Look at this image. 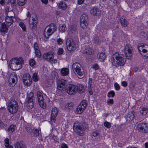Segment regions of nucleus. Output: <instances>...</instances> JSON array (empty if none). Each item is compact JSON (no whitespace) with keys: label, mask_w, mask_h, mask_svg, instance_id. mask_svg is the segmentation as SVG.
Masks as SVG:
<instances>
[{"label":"nucleus","mask_w":148,"mask_h":148,"mask_svg":"<svg viewBox=\"0 0 148 148\" xmlns=\"http://www.w3.org/2000/svg\"><path fill=\"white\" fill-rule=\"evenodd\" d=\"M123 55L119 54L118 52L114 54L110 58V61L113 65L116 67L119 66H123L125 63V60Z\"/></svg>","instance_id":"f257e3e1"},{"label":"nucleus","mask_w":148,"mask_h":148,"mask_svg":"<svg viewBox=\"0 0 148 148\" xmlns=\"http://www.w3.org/2000/svg\"><path fill=\"white\" fill-rule=\"evenodd\" d=\"M73 129L74 131L80 136L83 135V131L88 129V126L85 121H81L80 122L76 121L74 124Z\"/></svg>","instance_id":"f03ea898"},{"label":"nucleus","mask_w":148,"mask_h":148,"mask_svg":"<svg viewBox=\"0 0 148 148\" xmlns=\"http://www.w3.org/2000/svg\"><path fill=\"white\" fill-rule=\"evenodd\" d=\"M23 60L21 57L12 58L10 61V66L13 70H18L22 68Z\"/></svg>","instance_id":"7ed1b4c3"},{"label":"nucleus","mask_w":148,"mask_h":148,"mask_svg":"<svg viewBox=\"0 0 148 148\" xmlns=\"http://www.w3.org/2000/svg\"><path fill=\"white\" fill-rule=\"evenodd\" d=\"M72 70L79 78H82L84 76V72L79 63H74L72 65Z\"/></svg>","instance_id":"20e7f679"},{"label":"nucleus","mask_w":148,"mask_h":148,"mask_svg":"<svg viewBox=\"0 0 148 148\" xmlns=\"http://www.w3.org/2000/svg\"><path fill=\"white\" fill-rule=\"evenodd\" d=\"M56 29L57 27L56 25L53 23H51L47 26L45 29L44 32V35L45 38L46 39L48 38Z\"/></svg>","instance_id":"39448f33"},{"label":"nucleus","mask_w":148,"mask_h":148,"mask_svg":"<svg viewBox=\"0 0 148 148\" xmlns=\"http://www.w3.org/2000/svg\"><path fill=\"white\" fill-rule=\"evenodd\" d=\"M8 109L9 112L12 114L16 113L18 109V105L15 100H12L8 105Z\"/></svg>","instance_id":"423d86ee"},{"label":"nucleus","mask_w":148,"mask_h":148,"mask_svg":"<svg viewBox=\"0 0 148 148\" xmlns=\"http://www.w3.org/2000/svg\"><path fill=\"white\" fill-rule=\"evenodd\" d=\"M34 94L33 92H31L27 95V107L29 109L32 108L34 106L33 102Z\"/></svg>","instance_id":"0eeeda50"},{"label":"nucleus","mask_w":148,"mask_h":148,"mask_svg":"<svg viewBox=\"0 0 148 148\" xmlns=\"http://www.w3.org/2000/svg\"><path fill=\"white\" fill-rule=\"evenodd\" d=\"M78 86L70 84L66 88V92L71 95H73L78 91Z\"/></svg>","instance_id":"6e6552de"},{"label":"nucleus","mask_w":148,"mask_h":148,"mask_svg":"<svg viewBox=\"0 0 148 148\" xmlns=\"http://www.w3.org/2000/svg\"><path fill=\"white\" fill-rule=\"evenodd\" d=\"M42 57L44 59L49 62H52L55 63L57 62L56 59H53L54 55L52 52L45 53L43 55Z\"/></svg>","instance_id":"1a4fd4ad"},{"label":"nucleus","mask_w":148,"mask_h":148,"mask_svg":"<svg viewBox=\"0 0 148 148\" xmlns=\"http://www.w3.org/2000/svg\"><path fill=\"white\" fill-rule=\"evenodd\" d=\"M66 46L67 50L69 51H71L75 49V45L73 40L71 38H69L66 40Z\"/></svg>","instance_id":"9d476101"},{"label":"nucleus","mask_w":148,"mask_h":148,"mask_svg":"<svg viewBox=\"0 0 148 148\" xmlns=\"http://www.w3.org/2000/svg\"><path fill=\"white\" fill-rule=\"evenodd\" d=\"M133 49L131 45L129 44L126 45L124 48V52L126 58L130 59L132 56Z\"/></svg>","instance_id":"9b49d317"},{"label":"nucleus","mask_w":148,"mask_h":148,"mask_svg":"<svg viewBox=\"0 0 148 148\" xmlns=\"http://www.w3.org/2000/svg\"><path fill=\"white\" fill-rule=\"evenodd\" d=\"M137 129L138 131L140 132L147 133L148 132V124L140 123L137 125Z\"/></svg>","instance_id":"f8f14e48"},{"label":"nucleus","mask_w":148,"mask_h":148,"mask_svg":"<svg viewBox=\"0 0 148 148\" xmlns=\"http://www.w3.org/2000/svg\"><path fill=\"white\" fill-rule=\"evenodd\" d=\"M23 81L25 85L29 86L32 83V79L30 75L28 73H26L23 76Z\"/></svg>","instance_id":"ddd939ff"},{"label":"nucleus","mask_w":148,"mask_h":148,"mask_svg":"<svg viewBox=\"0 0 148 148\" xmlns=\"http://www.w3.org/2000/svg\"><path fill=\"white\" fill-rule=\"evenodd\" d=\"M10 13H12L13 14L14 13L12 11L10 12L5 18V24L8 27L10 26L13 23V19L14 18V16L10 15Z\"/></svg>","instance_id":"4468645a"},{"label":"nucleus","mask_w":148,"mask_h":148,"mask_svg":"<svg viewBox=\"0 0 148 148\" xmlns=\"http://www.w3.org/2000/svg\"><path fill=\"white\" fill-rule=\"evenodd\" d=\"M66 82V80L61 79L58 80L57 81V88L60 90H62L65 87V84Z\"/></svg>","instance_id":"2eb2a0df"},{"label":"nucleus","mask_w":148,"mask_h":148,"mask_svg":"<svg viewBox=\"0 0 148 148\" xmlns=\"http://www.w3.org/2000/svg\"><path fill=\"white\" fill-rule=\"evenodd\" d=\"M34 18L32 16V19H29V27L32 29H35L36 27V18L35 17V15H34Z\"/></svg>","instance_id":"dca6fc26"},{"label":"nucleus","mask_w":148,"mask_h":148,"mask_svg":"<svg viewBox=\"0 0 148 148\" xmlns=\"http://www.w3.org/2000/svg\"><path fill=\"white\" fill-rule=\"evenodd\" d=\"M17 78L16 74L15 73L11 74L9 78L8 82L10 84H15L17 82Z\"/></svg>","instance_id":"f3484780"},{"label":"nucleus","mask_w":148,"mask_h":148,"mask_svg":"<svg viewBox=\"0 0 148 148\" xmlns=\"http://www.w3.org/2000/svg\"><path fill=\"white\" fill-rule=\"evenodd\" d=\"M90 14L94 16H99L101 14V11L97 8L93 7L90 11Z\"/></svg>","instance_id":"a211bd4d"},{"label":"nucleus","mask_w":148,"mask_h":148,"mask_svg":"<svg viewBox=\"0 0 148 148\" xmlns=\"http://www.w3.org/2000/svg\"><path fill=\"white\" fill-rule=\"evenodd\" d=\"M58 114L57 108L55 107L52 109L51 117V120H56V117Z\"/></svg>","instance_id":"6ab92c4d"},{"label":"nucleus","mask_w":148,"mask_h":148,"mask_svg":"<svg viewBox=\"0 0 148 148\" xmlns=\"http://www.w3.org/2000/svg\"><path fill=\"white\" fill-rule=\"evenodd\" d=\"M34 47L36 56L38 58H40L41 57V53L38 45L36 42H35Z\"/></svg>","instance_id":"aec40b11"},{"label":"nucleus","mask_w":148,"mask_h":148,"mask_svg":"<svg viewBox=\"0 0 148 148\" xmlns=\"http://www.w3.org/2000/svg\"><path fill=\"white\" fill-rule=\"evenodd\" d=\"M98 59L101 62L103 61L106 58V55L104 52H99L97 56Z\"/></svg>","instance_id":"412c9836"},{"label":"nucleus","mask_w":148,"mask_h":148,"mask_svg":"<svg viewBox=\"0 0 148 148\" xmlns=\"http://www.w3.org/2000/svg\"><path fill=\"white\" fill-rule=\"evenodd\" d=\"M15 148H26L24 143L22 141H17L14 144Z\"/></svg>","instance_id":"4be33fe9"},{"label":"nucleus","mask_w":148,"mask_h":148,"mask_svg":"<svg viewBox=\"0 0 148 148\" xmlns=\"http://www.w3.org/2000/svg\"><path fill=\"white\" fill-rule=\"evenodd\" d=\"M93 79L92 78H90L88 81V91L90 95H92L93 92L91 88L92 85V84Z\"/></svg>","instance_id":"5701e85b"},{"label":"nucleus","mask_w":148,"mask_h":148,"mask_svg":"<svg viewBox=\"0 0 148 148\" xmlns=\"http://www.w3.org/2000/svg\"><path fill=\"white\" fill-rule=\"evenodd\" d=\"M120 22L122 26L127 27L129 23L123 16H122L120 19Z\"/></svg>","instance_id":"b1692460"},{"label":"nucleus","mask_w":148,"mask_h":148,"mask_svg":"<svg viewBox=\"0 0 148 148\" xmlns=\"http://www.w3.org/2000/svg\"><path fill=\"white\" fill-rule=\"evenodd\" d=\"M58 6L59 8L63 10H65L67 7L66 5L63 1H60L58 4Z\"/></svg>","instance_id":"393cba45"},{"label":"nucleus","mask_w":148,"mask_h":148,"mask_svg":"<svg viewBox=\"0 0 148 148\" xmlns=\"http://www.w3.org/2000/svg\"><path fill=\"white\" fill-rule=\"evenodd\" d=\"M85 109L84 107L79 105L76 108V112L78 114H80L83 112Z\"/></svg>","instance_id":"a878e982"},{"label":"nucleus","mask_w":148,"mask_h":148,"mask_svg":"<svg viewBox=\"0 0 148 148\" xmlns=\"http://www.w3.org/2000/svg\"><path fill=\"white\" fill-rule=\"evenodd\" d=\"M24 124L27 131L30 133H31L33 129L31 127L30 124L27 123L25 121L24 122Z\"/></svg>","instance_id":"bb28decb"},{"label":"nucleus","mask_w":148,"mask_h":148,"mask_svg":"<svg viewBox=\"0 0 148 148\" xmlns=\"http://www.w3.org/2000/svg\"><path fill=\"white\" fill-rule=\"evenodd\" d=\"M92 49L91 48L88 47L85 48L84 50V53L90 55L92 53Z\"/></svg>","instance_id":"cd10ccee"},{"label":"nucleus","mask_w":148,"mask_h":148,"mask_svg":"<svg viewBox=\"0 0 148 148\" xmlns=\"http://www.w3.org/2000/svg\"><path fill=\"white\" fill-rule=\"evenodd\" d=\"M88 24V21H80V27L83 29L87 28Z\"/></svg>","instance_id":"c85d7f7f"},{"label":"nucleus","mask_w":148,"mask_h":148,"mask_svg":"<svg viewBox=\"0 0 148 148\" xmlns=\"http://www.w3.org/2000/svg\"><path fill=\"white\" fill-rule=\"evenodd\" d=\"M61 73L62 76H66L69 73V70L66 68H63L61 69Z\"/></svg>","instance_id":"c756f323"},{"label":"nucleus","mask_w":148,"mask_h":148,"mask_svg":"<svg viewBox=\"0 0 148 148\" xmlns=\"http://www.w3.org/2000/svg\"><path fill=\"white\" fill-rule=\"evenodd\" d=\"M6 24L4 23H3L1 27L0 31L3 32H6L8 31V28L6 27Z\"/></svg>","instance_id":"7c9ffc66"},{"label":"nucleus","mask_w":148,"mask_h":148,"mask_svg":"<svg viewBox=\"0 0 148 148\" xmlns=\"http://www.w3.org/2000/svg\"><path fill=\"white\" fill-rule=\"evenodd\" d=\"M134 117V113L132 112H130L127 116V120H132Z\"/></svg>","instance_id":"2f4dec72"},{"label":"nucleus","mask_w":148,"mask_h":148,"mask_svg":"<svg viewBox=\"0 0 148 148\" xmlns=\"http://www.w3.org/2000/svg\"><path fill=\"white\" fill-rule=\"evenodd\" d=\"M80 21H88V16L86 13L82 14L80 18Z\"/></svg>","instance_id":"473e14b6"},{"label":"nucleus","mask_w":148,"mask_h":148,"mask_svg":"<svg viewBox=\"0 0 148 148\" xmlns=\"http://www.w3.org/2000/svg\"><path fill=\"white\" fill-rule=\"evenodd\" d=\"M69 30V32L72 33H75L77 32L75 26V25H72L70 26Z\"/></svg>","instance_id":"72a5a7b5"},{"label":"nucleus","mask_w":148,"mask_h":148,"mask_svg":"<svg viewBox=\"0 0 148 148\" xmlns=\"http://www.w3.org/2000/svg\"><path fill=\"white\" fill-rule=\"evenodd\" d=\"M5 145L7 148H13V147L9 144V140L8 138H6L5 139Z\"/></svg>","instance_id":"f704fd0d"},{"label":"nucleus","mask_w":148,"mask_h":148,"mask_svg":"<svg viewBox=\"0 0 148 148\" xmlns=\"http://www.w3.org/2000/svg\"><path fill=\"white\" fill-rule=\"evenodd\" d=\"M36 94L38 101H42L44 99L42 94L40 92L37 91Z\"/></svg>","instance_id":"c9c22d12"},{"label":"nucleus","mask_w":148,"mask_h":148,"mask_svg":"<svg viewBox=\"0 0 148 148\" xmlns=\"http://www.w3.org/2000/svg\"><path fill=\"white\" fill-rule=\"evenodd\" d=\"M59 30L61 32H63L66 31V25L64 24L60 25Z\"/></svg>","instance_id":"e433bc0d"},{"label":"nucleus","mask_w":148,"mask_h":148,"mask_svg":"<svg viewBox=\"0 0 148 148\" xmlns=\"http://www.w3.org/2000/svg\"><path fill=\"white\" fill-rule=\"evenodd\" d=\"M140 112L142 115H145L148 112V109L145 108H143Z\"/></svg>","instance_id":"4c0bfd02"},{"label":"nucleus","mask_w":148,"mask_h":148,"mask_svg":"<svg viewBox=\"0 0 148 148\" xmlns=\"http://www.w3.org/2000/svg\"><path fill=\"white\" fill-rule=\"evenodd\" d=\"M78 87V90L77 92H79V93H82L84 92L85 89L84 86L82 85L79 84Z\"/></svg>","instance_id":"58836bf2"},{"label":"nucleus","mask_w":148,"mask_h":148,"mask_svg":"<svg viewBox=\"0 0 148 148\" xmlns=\"http://www.w3.org/2000/svg\"><path fill=\"white\" fill-rule=\"evenodd\" d=\"M140 36V37L142 38L147 39L148 38V34L144 32H141Z\"/></svg>","instance_id":"ea45409f"},{"label":"nucleus","mask_w":148,"mask_h":148,"mask_svg":"<svg viewBox=\"0 0 148 148\" xmlns=\"http://www.w3.org/2000/svg\"><path fill=\"white\" fill-rule=\"evenodd\" d=\"M27 1L25 0H18L17 1L18 5L20 6H23L24 5Z\"/></svg>","instance_id":"a19ab883"},{"label":"nucleus","mask_w":148,"mask_h":148,"mask_svg":"<svg viewBox=\"0 0 148 148\" xmlns=\"http://www.w3.org/2000/svg\"><path fill=\"white\" fill-rule=\"evenodd\" d=\"M38 103L40 106L43 109H45L46 107V105L45 103L44 102L43 100H40L38 101Z\"/></svg>","instance_id":"79ce46f5"},{"label":"nucleus","mask_w":148,"mask_h":148,"mask_svg":"<svg viewBox=\"0 0 148 148\" xmlns=\"http://www.w3.org/2000/svg\"><path fill=\"white\" fill-rule=\"evenodd\" d=\"M32 132L34 134V136H38L39 135V131L37 129H33Z\"/></svg>","instance_id":"37998d69"},{"label":"nucleus","mask_w":148,"mask_h":148,"mask_svg":"<svg viewBox=\"0 0 148 148\" xmlns=\"http://www.w3.org/2000/svg\"><path fill=\"white\" fill-rule=\"evenodd\" d=\"M15 130L14 126L12 125L8 128V131L9 132L11 133L14 132Z\"/></svg>","instance_id":"c03bdc74"},{"label":"nucleus","mask_w":148,"mask_h":148,"mask_svg":"<svg viewBox=\"0 0 148 148\" xmlns=\"http://www.w3.org/2000/svg\"><path fill=\"white\" fill-rule=\"evenodd\" d=\"M32 79L35 82H37L38 80V78L36 73H34L33 74L32 76Z\"/></svg>","instance_id":"a18cd8bd"},{"label":"nucleus","mask_w":148,"mask_h":148,"mask_svg":"<svg viewBox=\"0 0 148 148\" xmlns=\"http://www.w3.org/2000/svg\"><path fill=\"white\" fill-rule=\"evenodd\" d=\"M19 25L22 28L23 31H26V27L25 25L22 22H20L19 23Z\"/></svg>","instance_id":"49530a36"},{"label":"nucleus","mask_w":148,"mask_h":148,"mask_svg":"<svg viewBox=\"0 0 148 148\" xmlns=\"http://www.w3.org/2000/svg\"><path fill=\"white\" fill-rule=\"evenodd\" d=\"M114 95L115 93L113 91H111L108 93L107 96L109 97H112Z\"/></svg>","instance_id":"de8ad7c7"},{"label":"nucleus","mask_w":148,"mask_h":148,"mask_svg":"<svg viewBox=\"0 0 148 148\" xmlns=\"http://www.w3.org/2000/svg\"><path fill=\"white\" fill-rule=\"evenodd\" d=\"M65 108L68 109H71L72 108V104L71 103H67L65 106Z\"/></svg>","instance_id":"09e8293b"},{"label":"nucleus","mask_w":148,"mask_h":148,"mask_svg":"<svg viewBox=\"0 0 148 148\" xmlns=\"http://www.w3.org/2000/svg\"><path fill=\"white\" fill-rule=\"evenodd\" d=\"M35 64V61L34 59H31L29 60V64L31 66H33Z\"/></svg>","instance_id":"8fccbe9b"},{"label":"nucleus","mask_w":148,"mask_h":148,"mask_svg":"<svg viewBox=\"0 0 148 148\" xmlns=\"http://www.w3.org/2000/svg\"><path fill=\"white\" fill-rule=\"evenodd\" d=\"M99 134V132L97 131H95L92 132L91 135L94 137L97 136Z\"/></svg>","instance_id":"3c124183"},{"label":"nucleus","mask_w":148,"mask_h":148,"mask_svg":"<svg viewBox=\"0 0 148 148\" xmlns=\"http://www.w3.org/2000/svg\"><path fill=\"white\" fill-rule=\"evenodd\" d=\"M94 42L95 44H99L100 42V41L98 37L97 36L95 37L94 38Z\"/></svg>","instance_id":"603ef678"},{"label":"nucleus","mask_w":148,"mask_h":148,"mask_svg":"<svg viewBox=\"0 0 148 148\" xmlns=\"http://www.w3.org/2000/svg\"><path fill=\"white\" fill-rule=\"evenodd\" d=\"M104 125L107 128H109L111 127V124L109 122L106 121L104 123Z\"/></svg>","instance_id":"864d4df0"},{"label":"nucleus","mask_w":148,"mask_h":148,"mask_svg":"<svg viewBox=\"0 0 148 148\" xmlns=\"http://www.w3.org/2000/svg\"><path fill=\"white\" fill-rule=\"evenodd\" d=\"M114 103L113 99H108L107 101V103L109 105L110 104H112Z\"/></svg>","instance_id":"5fc2aeb1"},{"label":"nucleus","mask_w":148,"mask_h":148,"mask_svg":"<svg viewBox=\"0 0 148 148\" xmlns=\"http://www.w3.org/2000/svg\"><path fill=\"white\" fill-rule=\"evenodd\" d=\"M79 105L84 107V108H85L87 106V104L85 101H82Z\"/></svg>","instance_id":"6e6d98bb"},{"label":"nucleus","mask_w":148,"mask_h":148,"mask_svg":"<svg viewBox=\"0 0 148 148\" xmlns=\"http://www.w3.org/2000/svg\"><path fill=\"white\" fill-rule=\"evenodd\" d=\"M114 86L115 89L117 90H119L120 88V86L117 83H114Z\"/></svg>","instance_id":"4d7b16f0"},{"label":"nucleus","mask_w":148,"mask_h":148,"mask_svg":"<svg viewBox=\"0 0 148 148\" xmlns=\"http://www.w3.org/2000/svg\"><path fill=\"white\" fill-rule=\"evenodd\" d=\"M50 138H52L56 142L58 140V138L57 136H55L54 135H53V136H50Z\"/></svg>","instance_id":"13d9d810"},{"label":"nucleus","mask_w":148,"mask_h":148,"mask_svg":"<svg viewBox=\"0 0 148 148\" xmlns=\"http://www.w3.org/2000/svg\"><path fill=\"white\" fill-rule=\"evenodd\" d=\"M63 50L62 48H60L58 51V55H61L63 53Z\"/></svg>","instance_id":"bf43d9fd"},{"label":"nucleus","mask_w":148,"mask_h":148,"mask_svg":"<svg viewBox=\"0 0 148 148\" xmlns=\"http://www.w3.org/2000/svg\"><path fill=\"white\" fill-rule=\"evenodd\" d=\"M57 42L59 45H61L63 43L62 39L60 38H58L57 40Z\"/></svg>","instance_id":"052dcab7"},{"label":"nucleus","mask_w":148,"mask_h":148,"mask_svg":"<svg viewBox=\"0 0 148 148\" xmlns=\"http://www.w3.org/2000/svg\"><path fill=\"white\" fill-rule=\"evenodd\" d=\"M84 1L85 0H78L77 3L79 5L82 4L84 3Z\"/></svg>","instance_id":"680f3d73"},{"label":"nucleus","mask_w":148,"mask_h":148,"mask_svg":"<svg viewBox=\"0 0 148 148\" xmlns=\"http://www.w3.org/2000/svg\"><path fill=\"white\" fill-rule=\"evenodd\" d=\"M121 84L124 87H126L127 86V83L126 81H123L121 82Z\"/></svg>","instance_id":"e2e57ef3"},{"label":"nucleus","mask_w":148,"mask_h":148,"mask_svg":"<svg viewBox=\"0 0 148 148\" xmlns=\"http://www.w3.org/2000/svg\"><path fill=\"white\" fill-rule=\"evenodd\" d=\"M92 67L93 69L95 70H97L98 69L99 66L97 64H95L93 65Z\"/></svg>","instance_id":"0e129e2a"},{"label":"nucleus","mask_w":148,"mask_h":148,"mask_svg":"<svg viewBox=\"0 0 148 148\" xmlns=\"http://www.w3.org/2000/svg\"><path fill=\"white\" fill-rule=\"evenodd\" d=\"M137 47L139 51V52L142 55V53H141V52L143 50V49L144 47Z\"/></svg>","instance_id":"69168bd1"},{"label":"nucleus","mask_w":148,"mask_h":148,"mask_svg":"<svg viewBox=\"0 0 148 148\" xmlns=\"http://www.w3.org/2000/svg\"><path fill=\"white\" fill-rule=\"evenodd\" d=\"M60 148H68V147L66 144L64 143L61 145Z\"/></svg>","instance_id":"338daca9"},{"label":"nucleus","mask_w":148,"mask_h":148,"mask_svg":"<svg viewBox=\"0 0 148 148\" xmlns=\"http://www.w3.org/2000/svg\"><path fill=\"white\" fill-rule=\"evenodd\" d=\"M4 124L2 121H0V128H2L4 127Z\"/></svg>","instance_id":"774afa93"}]
</instances>
